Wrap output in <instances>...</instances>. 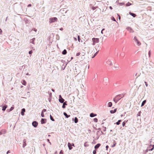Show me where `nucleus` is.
<instances>
[{"label": "nucleus", "instance_id": "obj_41", "mask_svg": "<svg viewBox=\"0 0 154 154\" xmlns=\"http://www.w3.org/2000/svg\"><path fill=\"white\" fill-rule=\"evenodd\" d=\"M96 150L95 149L93 151V154H96L97 153Z\"/></svg>", "mask_w": 154, "mask_h": 154}, {"label": "nucleus", "instance_id": "obj_64", "mask_svg": "<svg viewBox=\"0 0 154 154\" xmlns=\"http://www.w3.org/2000/svg\"><path fill=\"white\" fill-rule=\"evenodd\" d=\"M72 144V146H75V145H74V144L73 143L71 144Z\"/></svg>", "mask_w": 154, "mask_h": 154}, {"label": "nucleus", "instance_id": "obj_10", "mask_svg": "<svg viewBox=\"0 0 154 154\" xmlns=\"http://www.w3.org/2000/svg\"><path fill=\"white\" fill-rule=\"evenodd\" d=\"M101 144L100 143H98L95 145L94 146V148L95 150H97L99 147L100 146Z\"/></svg>", "mask_w": 154, "mask_h": 154}, {"label": "nucleus", "instance_id": "obj_23", "mask_svg": "<svg viewBox=\"0 0 154 154\" xmlns=\"http://www.w3.org/2000/svg\"><path fill=\"white\" fill-rule=\"evenodd\" d=\"M146 100H143L142 103H141V106L142 107H143L145 104L146 103Z\"/></svg>", "mask_w": 154, "mask_h": 154}, {"label": "nucleus", "instance_id": "obj_5", "mask_svg": "<svg viewBox=\"0 0 154 154\" xmlns=\"http://www.w3.org/2000/svg\"><path fill=\"white\" fill-rule=\"evenodd\" d=\"M32 124L34 128H36L38 126V122L36 121H34L32 122Z\"/></svg>", "mask_w": 154, "mask_h": 154}, {"label": "nucleus", "instance_id": "obj_38", "mask_svg": "<svg viewBox=\"0 0 154 154\" xmlns=\"http://www.w3.org/2000/svg\"><path fill=\"white\" fill-rule=\"evenodd\" d=\"M49 94V98L50 99H51L52 97V94L51 93H50Z\"/></svg>", "mask_w": 154, "mask_h": 154}, {"label": "nucleus", "instance_id": "obj_13", "mask_svg": "<svg viewBox=\"0 0 154 154\" xmlns=\"http://www.w3.org/2000/svg\"><path fill=\"white\" fill-rule=\"evenodd\" d=\"M6 131L4 129L0 131V135L2 134H5L6 133Z\"/></svg>", "mask_w": 154, "mask_h": 154}, {"label": "nucleus", "instance_id": "obj_58", "mask_svg": "<svg viewBox=\"0 0 154 154\" xmlns=\"http://www.w3.org/2000/svg\"><path fill=\"white\" fill-rule=\"evenodd\" d=\"M10 150H8L7 151V152H6V154H8L9 153H10Z\"/></svg>", "mask_w": 154, "mask_h": 154}, {"label": "nucleus", "instance_id": "obj_26", "mask_svg": "<svg viewBox=\"0 0 154 154\" xmlns=\"http://www.w3.org/2000/svg\"><path fill=\"white\" fill-rule=\"evenodd\" d=\"M78 119L76 117H75L74 119V122L75 123H76L78 122Z\"/></svg>", "mask_w": 154, "mask_h": 154}, {"label": "nucleus", "instance_id": "obj_22", "mask_svg": "<svg viewBox=\"0 0 154 154\" xmlns=\"http://www.w3.org/2000/svg\"><path fill=\"white\" fill-rule=\"evenodd\" d=\"M122 122L121 120H119L117 122H116V123H114V124H116L117 125H119L120 122Z\"/></svg>", "mask_w": 154, "mask_h": 154}, {"label": "nucleus", "instance_id": "obj_42", "mask_svg": "<svg viewBox=\"0 0 154 154\" xmlns=\"http://www.w3.org/2000/svg\"><path fill=\"white\" fill-rule=\"evenodd\" d=\"M141 111L138 112L137 114V116H140Z\"/></svg>", "mask_w": 154, "mask_h": 154}, {"label": "nucleus", "instance_id": "obj_33", "mask_svg": "<svg viewBox=\"0 0 154 154\" xmlns=\"http://www.w3.org/2000/svg\"><path fill=\"white\" fill-rule=\"evenodd\" d=\"M99 51H97L96 53L94 54V56L92 57V58H94L98 53Z\"/></svg>", "mask_w": 154, "mask_h": 154}, {"label": "nucleus", "instance_id": "obj_52", "mask_svg": "<svg viewBox=\"0 0 154 154\" xmlns=\"http://www.w3.org/2000/svg\"><path fill=\"white\" fill-rule=\"evenodd\" d=\"M102 134H105L103 133V132L101 131L100 132V135H101Z\"/></svg>", "mask_w": 154, "mask_h": 154}, {"label": "nucleus", "instance_id": "obj_55", "mask_svg": "<svg viewBox=\"0 0 154 154\" xmlns=\"http://www.w3.org/2000/svg\"><path fill=\"white\" fill-rule=\"evenodd\" d=\"M109 146L108 145H106V150H108V148H109Z\"/></svg>", "mask_w": 154, "mask_h": 154}, {"label": "nucleus", "instance_id": "obj_29", "mask_svg": "<svg viewBox=\"0 0 154 154\" xmlns=\"http://www.w3.org/2000/svg\"><path fill=\"white\" fill-rule=\"evenodd\" d=\"M22 84L24 85H26V81L24 80H23Z\"/></svg>", "mask_w": 154, "mask_h": 154}, {"label": "nucleus", "instance_id": "obj_3", "mask_svg": "<svg viewBox=\"0 0 154 154\" xmlns=\"http://www.w3.org/2000/svg\"><path fill=\"white\" fill-rule=\"evenodd\" d=\"M92 40L93 41V43L92 44L93 45H94L96 43H98L99 41V38H92Z\"/></svg>", "mask_w": 154, "mask_h": 154}, {"label": "nucleus", "instance_id": "obj_11", "mask_svg": "<svg viewBox=\"0 0 154 154\" xmlns=\"http://www.w3.org/2000/svg\"><path fill=\"white\" fill-rule=\"evenodd\" d=\"M26 140L25 139H24L23 140V147L24 148L26 145Z\"/></svg>", "mask_w": 154, "mask_h": 154}, {"label": "nucleus", "instance_id": "obj_46", "mask_svg": "<svg viewBox=\"0 0 154 154\" xmlns=\"http://www.w3.org/2000/svg\"><path fill=\"white\" fill-rule=\"evenodd\" d=\"M80 54H81V53L80 52H79V53H77V54H76V56H78L80 55Z\"/></svg>", "mask_w": 154, "mask_h": 154}, {"label": "nucleus", "instance_id": "obj_48", "mask_svg": "<svg viewBox=\"0 0 154 154\" xmlns=\"http://www.w3.org/2000/svg\"><path fill=\"white\" fill-rule=\"evenodd\" d=\"M112 20H113L114 21H116V20L115 19V18L113 17H112Z\"/></svg>", "mask_w": 154, "mask_h": 154}, {"label": "nucleus", "instance_id": "obj_59", "mask_svg": "<svg viewBox=\"0 0 154 154\" xmlns=\"http://www.w3.org/2000/svg\"><path fill=\"white\" fill-rule=\"evenodd\" d=\"M2 30L1 29H0V35H1L2 34Z\"/></svg>", "mask_w": 154, "mask_h": 154}, {"label": "nucleus", "instance_id": "obj_62", "mask_svg": "<svg viewBox=\"0 0 154 154\" xmlns=\"http://www.w3.org/2000/svg\"><path fill=\"white\" fill-rule=\"evenodd\" d=\"M109 8L110 9H111V10H112V6H110L109 7Z\"/></svg>", "mask_w": 154, "mask_h": 154}, {"label": "nucleus", "instance_id": "obj_35", "mask_svg": "<svg viewBox=\"0 0 154 154\" xmlns=\"http://www.w3.org/2000/svg\"><path fill=\"white\" fill-rule=\"evenodd\" d=\"M97 8V7H94L93 6H92V7L91 8L93 10H94L96 9Z\"/></svg>", "mask_w": 154, "mask_h": 154}, {"label": "nucleus", "instance_id": "obj_51", "mask_svg": "<svg viewBox=\"0 0 154 154\" xmlns=\"http://www.w3.org/2000/svg\"><path fill=\"white\" fill-rule=\"evenodd\" d=\"M144 83L145 84L146 86L147 87L148 86V84L147 82H144Z\"/></svg>", "mask_w": 154, "mask_h": 154}, {"label": "nucleus", "instance_id": "obj_45", "mask_svg": "<svg viewBox=\"0 0 154 154\" xmlns=\"http://www.w3.org/2000/svg\"><path fill=\"white\" fill-rule=\"evenodd\" d=\"M32 50L30 51L29 52V54H32Z\"/></svg>", "mask_w": 154, "mask_h": 154}, {"label": "nucleus", "instance_id": "obj_15", "mask_svg": "<svg viewBox=\"0 0 154 154\" xmlns=\"http://www.w3.org/2000/svg\"><path fill=\"white\" fill-rule=\"evenodd\" d=\"M67 101H65V102H64L63 103V104L62 105V107L63 108H66V105H67Z\"/></svg>", "mask_w": 154, "mask_h": 154}, {"label": "nucleus", "instance_id": "obj_43", "mask_svg": "<svg viewBox=\"0 0 154 154\" xmlns=\"http://www.w3.org/2000/svg\"><path fill=\"white\" fill-rule=\"evenodd\" d=\"M151 54V51H150H150H149V53H148V55H149V57H150Z\"/></svg>", "mask_w": 154, "mask_h": 154}, {"label": "nucleus", "instance_id": "obj_47", "mask_svg": "<svg viewBox=\"0 0 154 154\" xmlns=\"http://www.w3.org/2000/svg\"><path fill=\"white\" fill-rule=\"evenodd\" d=\"M78 41L80 42V36L79 35L78 36Z\"/></svg>", "mask_w": 154, "mask_h": 154}, {"label": "nucleus", "instance_id": "obj_61", "mask_svg": "<svg viewBox=\"0 0 154 154\" xmlns=\"http://www.w3.org/2000/svg\"><path fill=\"white\" fill-rule=\"evenodd\" d=\"M97 130H99V131H100L101 130V128H97Z\"/></svg>", "mask_w": 154, "mask_h": 154}, {"label": "nucleus", "instance_id": "obj_37", "mask_svg": "<svg viewBox=\"0 0 154 154\" xmlns=\"http://www.w3.org/2000/svg\"><path fill=\"white\" fill-rule=\"evenodd\" d=\"M97 74H94V78L93 79H94V80H95L97 78Z\"/></svg>", "mask_w": 154, "mask_h": 154}, {"label": "nucleus", "instance_id": "obj_6", "mask_svg": "<svg viewBox=\"0 0 154 154\" xmlns=\"http://www.w3.org/2000/svg\"><path fill=\"white\" fill-rule=\"evenodd\" d=\"M0 106L2 107V110L4 112L5 110L8 107V106L6 105H2Z\"/></svg>", "mask_w": 154, "mask_h": 154}, {"label": "nucleus", "instance_id": "obj_49", "mask_svg": "<svg viewBox=\"0 0 154 154\" xmlns=\"http://www.w3.org/2000/svg\"><path fill=\"white\" fill-rule=\"evenodd\" d=\"M119 4L120 5H124V2H122V3H119Z\"/></svg>", "mask_w": 154, "mask_h": 154}, {"label": "nucleus", "instance_id": "obj_19", "mask_svg": "<svg viewBox=\"0 0 154 154\" xmlns=\"http://www.w3.org/2000/svg\"><path fill=\"white\" fill-rule=\"evenodd\" d=\"M109 80L108 78H105L103 80L104 82L105 83H106L108 82Z\"/></svg>", "mask_w": 154, "mask_h": 154}, {"label": "nucleus", "instance_id": "obj_1", "mask_svg": "<svg viewBox=\"0 0 154 154\" xmlns=\"http://www.w3.org/2000/svg\"><path fill=\"white\" fill-rule=\"evenodd\" d=\"M124 96L123 94H119L116 95L113 99V101L115 103H116L118 101Z\"/></svg>", "mask_w": 154, "mask_h": 154}, {"label": "nucleus", "instance_id": "obj_50", "mask_svg": "<svg viewBox=\"0 0 154 154\" xmlns=\"http://www.w3.org/2000/svg\"><path fill=\"white\" fill-rule=\"evenodd\" d=\"M103 127L104 128V129L103 130V131H106V128L104 126H103Z\"/></svg>", "mask_w": 154, "mask_h": 154}, {"label": "nucleus", "instance_id": "obj_24", "mask_svg": "<svg viewBox=\"0 0 154 154\" xmlns=\"http://www.w3.org/2000/svg\"><path fill=\"white\" fill-rule=\"evenodd\" d=\"M67 52L66 49H64L62 52V54L63 55H65L67 54Z\"/></svg>", "mask_w": 154, "mask_h": 154}, {"label": "nucleus", "instance_id": "obj_25", "mask_svg": "<svg viewBox=\"0 0 154 154\" xmlns=\"http://www.w3.org/2000/svg\"><path fill=\"white\" fill-rule=\"evenodd\" d=\"M112 106V103L111 102H109L108 104V106L111 107Z\"/></svg>", "mask_w": 154, "mask_h": 154}, {"label": "nucleus", "instance_id": "obj_4", "mask_svg": "<svg viewBox=\"0 0 154 154\" xmlns=\"http://www.w3.org/2000/svg\"><path fill=\"white\" fill-rule=\"evenodd\" d=\"M59 102L61 103H63L65 101V100L60 95H59Z\"/></svg>", "mask_w": 154, "mask_h": 154}, {"label": "nucleus", "instance_id": "obj_7", "mask_svg": "<svg viewBox=\"0 0 154 154\" xmlns=\"http://www.w3.org/2000/svg\"><path fill=\"white\" fill-rule=\"evenodd\" d=\"M47 122V119H42L41 120V123L42 124H45Z\"/></svg>", "mask_w": 154, "mask_h": 154}, {"label": "nucleus", "instance_id": "obj_27", "mask_svg": "<svg viewBox=\"0 0 154 154\" xmlns=\"http://www.w3.org/2000/svg\"><path fill=\"white\" fill-rule=\"evenodd\" d=\"M113 144L111 146V147H114L116 146V143L115 140L113 141Z\"/></svg>", "mask_w": 154, "mask_h": 154}, {"label": "nucleus", "instance_id": "obj_40", "mask_svg": "<svg viewBox=\"0 0 154 154\" xmlns=\"http://www.w3.org/2000/svg\"><path fill=\"white\" fill-rule=\"evenodd\" d=\"M14 108V107H11V108H10V109H9V111H12Z\"/></svg>", "mask_w": 154, "mask_h": 154}, {"label": "nucleus", "instance_id": "obj_31", "mask_svg": "<svg viewBox=\"0 0 154 154\" xmlns=\"http://www.w3.org/2000/svg\"><path fill=\"white\" fill-rule=\"evenodd\" d=\"M84 146L85 147H87L89 145L88 144V142H86L84 144Z\"/></svg>", "mask_w": 154, "mask_h": 154}, {"label": "nucleus", "instance_id": "obj_36", "mask_svg": "<svg viewBox=\"0 0 154 154\" xmlns=\"http://www.w3.org/2000/svg\"><path fill=\"white\" fill-rule=\"evenodd\" d=\"M41 116L42 117H45V116L44 114V112H41Z\"/></svg>", "mask_w": 154, "mask_h": 154}, {"label": "nucleus", "instance_id": "obj_34", "mask_svg": "<svg viewBox=\"0 0 154 154\" xmlns=\"http://www.w3.org/2000/svg\"><path fill=\"white\" fill-rule=\"evenodd\" d=\"M93 120L94 122H97L98 121V119L97 118H95Z\"/></svg>", "mask_w": 154, "mask_h": 154}, {"label": "nucleus", "instance_id": "obj_17", "mask_svg": "<svg viewBox=\"0 0 154 154\" xmlns=\"http://www.w3.org/2000/svg\"><path fill=\"white\" fill-rule=\"evenodd\" d=\"M35 38H33L32 39L30 40V42L31 43H32V44H34V41L35 40Z\"/></svg>", "mask_w": 154, "mask_h": 154}, {"label": "nucleus", "instance_id": "obj_12", "mask_svg": "<svg viewBox=\"0 0 154 154\" xmlns=\"http://www.w3.org/2000/svg\"><path fill=\"white\" fill-rule=\"evenodd\" d=\"M68 146L69 150H71L72 149L71 144L69 142L68 143Z\"/></svg>", "mask_w": 154, "mask_h": 154}, {"label": "nucleus", "instance_id": "obj_2", "mask_svg": "<svg viewBox=\"0 0 154 154\" xmlns=\"http://www.w3.org/2000/svg\"><path fill=\"white\" fill-rule=\"evenodd\" d=\"M57 18L56 17H53L50 18L49 19V22L50 23H54L55 21H57Z\"/></svg>", "mask_w": 154, "mask_h": 154}, {"label": "nucleus", "instance_id": "obj_30", "mask_svg": "<svg viewBox=\"0 0 154 154\" xmlns=\"http://www.w3.org/2000/svg\"><path fill=\"white\" fill-rule=\"evenodd\" d=\"M50 119L53 121H55L54 119L53 118V117L51 115H50Z\"/></svg>", "mask_w": 154, "mask_h": 154}, {"label": "nucleus", "instance_id": "obj_39", "mask_svg": "<svg viewBox=\"0 0 154 154\" xmlns=\"http://www.w3.org/2000/svg\"><path fill=\"white\" fill-rule=\"evenodd\" d=\"M126 122H125V121H124L122 122V125L123 127H124L125 125Z\"/></svg>", "mask_w": 154, "mask_h": 154}, {"label": "nucleus", "instance_id": "obj_9", "mask_svg": "<svg viewBox=\"0 0 154 154\" xmlns=\"http://www.w3.org/2000/svg\"><path fill=\"white\" fill-rule=\"evenodd\" d=\"M126 29H127V30L130 31V32H134V31L130 27H127Z\"/></svg>", "mask_w": 154, "mask_h": 154}, {"label": "nucleus", "instance_id": "obj_44", "mask_svg": "<svg viewBox=\"0 0 154 154\" xmlns=\"http://www.w3.org/2000/svg\"><path fill=\"white\" fill-rule=\"evenodd\" d=\"M134 40L135 42H136V41L138 40V39H137V37L136 36H135L134 37Z\"/></svg>", "mask_w": 154, "mask_h": 154}, {"label": "nucleus", "instance_id": "obj_63", "mask_svg": "<svg viewBox=\"0 0 154 154\" xmlns=\"http://www.w3.org/2000/svg\"><path fill=\"white\" fill-rule=\"evenodd\" d=\"M33 30L35 32H36V31H37V29H33Z\"/></svg>", "mask_w": 154, "mask_h": 154}, {"label": "nucleus", "instance_id": "obj_60", "mask_svg": "<svg viewBox=\"0 0 154 154\" xmlns=\"http://www.w3.org/2000/svg\"><path fill=\"white\" fill-rule=\"evenodd\" d=\"M31 4H29L28 5V7H31Z\"/></svg>", "mask_w": 154, "mask_h": 154}, {"label": "nucleus", "instance_id": "obj_28", "mask_svg": "<svg viewBox=\"0 0 154 154\" xmlns=\"http://www.w3.org/2000/svg\"><path fill=\"white\" fill-rule=\"evenodd\" d=\"M136 42L137 44V45L139 46L140 45H141V43L138 40L136 41V42Z\"/></svg>", "mask_w": 154, "mask_h": 154}, {"label": "nucleus", "instance_id": "obj_32", "mask_svg": "<svg viewBox=\"0 0 154 154\" xmlns=\"http://www.w3.org/2000/svg\"><path fill=\"white\" fill-rule=\"evenodd\" d=\"M132 4L131 3H130L129 2H128L126 4V6H129L131 5Z\"/></svg>", "mask_w": 154, "mask_h": 154}, {"label": "nucleus", "instance_id": "obj_21", "mask_svg": "<svg viewBox=\"0 0 154 154\" xmlns=\"http://www.w3.org/2000/svg\"><path fill=\"white\" fill-rule=\"evenodd\" d=\"M117 111V109H115L113 110H111L110 111V112L111 113H114L115 112H116Z\"/></svg>", "mask_w": 154, "mask_h": 154}, {"label": "nucleus", "instance_id": "obj_56", "mask_svg": "<svg viewBox=\"0 0 154 154\" xmlns=\"http://www.w3.org/2000/svg\"><path fill=\"white\" fill-rule=\"evenodd\" d=\"M47 141H48V142L50 143V144L51 145V143L50 142V140H49V139H47Z\"/></svg>", "mask_w": 154, "mask_h": 154}, {"label": "nucleus", "instance_id": "obj_14", "mask_svg": "<svg viewBox=\"0 0 154 154\" xmlns=\"http://www.w3.org/2000/svg\"><path fill=\"white\" fill-rule=\"evenodd\" d=\"M25 112V108H23L21 110V115L22 116H24V112Z\"/></svg>", "mask_w": 154, "mask_h": 154}, {"label": "nucleus", "instance_id": "obj_8", "mask_svg": "<svg viewBox=\"0 0 154 154\" xmlns=\"http://www.w3.org/2000/svg\"><path fill=\"white\" fill-rule=\"evenodd\" d=\"M107 64L110 66H112L113 65L112 63L111 60H108L106 62Z\"/></svg>", "mask_w": 154, "mask_h": 154}, {"label": "nucleus", "instance_id": "obj_18", "mask_svg": "<svg viewBox=\"0 0 154 154\" xmlns=\"http://www.w3.org/2000/svg\"><path fill=\"white\" fill-rule=\"evenodd\" d=\"M129 14L131 16H133L134 17H135L136 16V15L133 13H132V12H129Z\"/></svg>", "mask_w": 154, "mask_h": 154}, {"label": "nucleus", "instance_id": "obj_16", "mask_svg": "<svg viewBox=\"0 0 154 154\" xmlns=\"http://www.w3.org/2000/svg\"><path fill=\"white\" fill-rule=\"evenodd\" d=\"M97 115L96 114L94 113L93 112L91 113L90 114V116L91 117H93L94 116H97Z\"/></svg>", "mask_w": 154, "mask_h": 154}, {"label": "nucleus", "instance_id": "obj_54", "mask_svg": "<svg viewBox=\"0 0 154 154\" xmlns=\"http://www.w3.org/2000/svg\"><path fill=\"white\" fill-rule=\"evenodd\" d=\"M154 148V145H153L152 148L151 149H150L149 150L150 151H152V150Z\"/></svg>", "mask_w": 154, "mask_h": 154}, {"label": "nucleus", "instance_id": "obj_20", "mask_svg": "<svg viewBox=\"0 0 154 154\" xmlns=\"http://www.w3.org/2000/svg\"><path fill=\"white\" fill-rule=\"evenodd\" d=\"M63 115L65 116L66 118H68L70 116V115H68L66 112H64Z\"/></svg>", "mask_w": 154, "mask_h": 154}, {"label": "nucleus", "instance_id": "obj_57", "mask_svg": "<svg viewBox=\"0 0 154 154\" xmlns=\"http://www.w3.org/2000/svg\"><path fill=\"white\" fill-rule=\"evenodd\" d=\"M60 154H63V152L62 150L60 151Z\"/></svg>", "mask_w": 154, "mask_h": 154}, {"label": "nucleus", "instance_id": "obj_53", "mask_svg": "<svg viewBox=\"0 0 154 154\" xmlns=\"http://www.w3.org/2000/svg\"><path fill=\"white\" fill-rule=\"evenodd\" d=\"M46 111V109H43L42 112H45Z\"/></svg>", "mask_w": 154, "mask_h": 154}]
</instances>
